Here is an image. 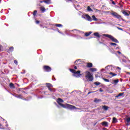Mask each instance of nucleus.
<instances>
[{"label": "nucleus", "instance_id": "1", "mask_svg": "<svg viewBox=\"0 0 130 130\" xmlns=\"http://www.w3.org/2000/svg\"><path fill=\"white\" fill-rule=\"evenodd\" d=\"M57 103L60 105V106H61V107H63V108H67V109H69L70 110H74V109H77V108L75 107V106H73L72 105H69L68 104H67L66 105L61 104L63 103V100L60 98H58L57 99Z\"/></svg>", "mask_w": 130, "mask_h": 130}, {"label": "nucleus", "instance_id": "2", "mask_svg": "<svg viewBox=\"0 0 130 130\" xmlns=\"http://www.w3.org/2000/svg\"><path fill=\"white\" fill-rule=\"evenodd\" d=\"M69 70L71 73H72L73 74V77H75L76 78H80L81 76H82V74H81V71L80 70H78L77 71H76L74 69H70Z\"/></svg>", "mask_w": 130, "mask_h": 130}, {"label": "nucleus", "instance_id": "3", "mask_svg": "<svg viewBox=\"0 0 130 130\" xmlns=\"http://www.w3.org/2000/svg\"><path fill=\"white\" fill-rule=\"evenodd\" d=\"M85 74V78L87 79L88 82H92L93 80H94V78L93 77V75H92L91 72L86 71Z\"/></svg>", "mask_w": 130, "mask_h": 130}, {"label": "nucleus", "instance_id": "4", "mask_svg": "<svg viewBox=\"0 0 130 130\" xmlns=\"http://www.w3.org/2000/svg\"><path fill=\"white\" fill-rule=\"evenodd\" d=\"M110 15L113 16L114 18H115L116 19H118L119 20L121 18V16L119 15L118 14H117V13L114 11H112L110 13Z\"/></svg>", "mask_w": 130, "mask_h": 130}, {"label": "nucleus", "instance_id": "5", "mask_svg": "<svg viewBox=\"0 0 130 130\" xmlns=\"http://www.w3.org/2000/svg\"><path fill=\"white\" fill-rule=\"evenodd\" d=\"M43 70L44 72H46L47 73H49V72H51V68L49 66H44L43 67Z\"/></svg>", "mask_w": 130, "mask_h": 130}, {"label": "nucleus", "instance_id": "6", "mask_svg": "<svg viewBox=\"0 0 130 130\" xmlns=\"http://www.w3.org/2000/svg\"><path fill=\"white\" fill-rule=\"evenodd\" d=\"M82 18L85 19V20H87V21H88L89 22H92L91 16L88 14L85 15L84 16H82Z\"/></svg>", "mask_w": 130, "mask_h": 130}, {"label": "nucleus", "instance_id": "7", "mask_svg": "<svg viewBox=\"0 0 130 130\" xmlns=\"http://www.w3.org/2000/svg\"><path fill=\"white\" fill-rule=\"evenodd\" d=\"M111 39V40L112 41V42H115V43H119V42L118 41V40H117V39H115L112 36L111 37V39Z\"/></svg>", "mask_w": 130, "mask_h": 130}, {"label": "nucleus", "instance_id": "8", "mask_svg": "<svg viewBox=\"0 0 130 130\" xmlns=\"http://www.w3.org/2000/svg\"><path fill=\"white\" fill-rule=\"evenodd\" d=\"M124 94V92L120 93L118 95H117L115 97H116V98H117L118 99H120V97H121L122 96H123Z\"/></svg>", "mask_w": 130, "mask_h": 130}, {"label": "nucleus", "instance_id": "9", "mask_svg": "<svg viewBox=\"0 0 130 130\" xmlns=\"http://www.w3.org/2000/svg\"><path fill=\"white\" fill-rule=\"evenodd\" d=\"M101 101H102L101 99L97 98L94 99V102H95V103H99V102H101Z\"/></svg>", "mask_w": 130, "mask_h": 130}, {"label": "nucleus", "instance_id": "10", "mask_svg": "<svg viewBox=\"0 0 130 130\" xmlns=\"http://www.w3.org/2000/svg\"><path fill=\"white\" fill-rule=\"evenodd\" d=\"M46 85L47 88H48V89H50V88H52V87H53V86L51 85V84H50V83H46Z\"/></svg>", "mask_w": 130, "mask_h": 130}, {"label": "nucleus", "instance_id": "11", "mask_svg": "<svg viewBox=\"0 0 130 130\" xmlns=\"http://www.w3.org/2000/svg\"><path fill=\"white\" fill-rule=\"evenodd\" d=\"M9 87L11 89H15V84L13 83H10L9 84Z\"/></svg>", "mask_w": 130, "mask_h": 130}, {"label": "nucleus", "instance_id": "12", "mask_svg": "<svg viewBox=\"0 0 130 130\" xmlns=\"http://www.w3.org/2000/svg\"><path fill=\"white\" fill-rule=\"evenodd\" d=\"M102 125H104L105 126H108V122H106V121H104L103 122H102L101 123Z\"/></svg>", "mask_w": 130, "mask_h": 130}, {"label": "nucleus", "instance_id": "13", "mask_svg": "<svg viewBox=\"0 0 130 130\" xmlns=\"http://www.w3.org/2000/svg\"><path fill=\"white\" fill-rule=\"evenodd\" d=\"M74 36L75 37V38H76V39H83V38L81 37V36L74 35Z\"/></svg>", "mask_w": 130, "mask_h": 130}, {"label": "nucleus", "instance_id": "14", "mask_svg": "<svg viewBox=\"0 0 130 130\" xmlns=\"http://www.w3.org/2000/svg\"><path fill=\"white\" fill-rule=\"evenodd\" d=\"M94 36L95 37H98V38H100V35H99V32H94L93 34Z\"/></svg>", "mask_w": 130, "mask_h": 130}, {"label": "nucleus", "instance_id": "15", "mask_svg": "<svg viewBox=\"0 0 130 130\" xmlns=\"http://www.w3.org/2000/svg\"><path fill=\"white\" fill-rule=\"evenodd\" d=\"M108 108H109V107L107 106H104L102 107V109H104V110H105L106 111L108 110Z\"/></svg>", "mask_w": 130, "mask_h": 130}, {"label": "nucleus", "instance_id": "16", "mask_svg": "<svg viewBox=\"0 0 130 130\" xmlns=\"http://www.w3.org/2000/svg\"><path fill=\"white\" fill-rule=\"evenodd\" d=\"M122 13L123 15H124V16H129V14L126 12V11L122 10Z\"/></svg>", "mask_w": 130, "mask_h": 130}, {"label": "nucleus", "instance_id": "17", "mask_svg": "<svg viewBox=\"0 0 130 130\" xmlns=\"http://www.w3.org/2000/svg\"><path fill=\"white\" fill-rule=\"evenodd\" d=\"M45 3L47 5H50L51 4V0H45Z\"/></svg>", "mask_w": 130, "mask_h": 130}, {"label": "nucleus", "instance_id": "18", "mask_svg": "<svg viewBox=\"0 0 130 130\" xmlns=\"http://www.w3.org/2000/svg\"><path fill=\"white\" fill-rule=\"evenodd\" d=\"M104 36H105V37H107L108 38H109V39H110L111 38V37H112V36L108 35V34H104L103 35Z\"/></svg>", "mask_w": 130, "mask_h": 130}, {"label": "nucleus", "instance_id": "19", "mask_svg": "<svg viewBox=\"0 0 130 130\" xmlns=\"http://www.w3.org/2000/svg\"><path fill=\"white\" fill-rule=\"evenodd\" d=\"M92 34V31H89L88 32H85V36L86 37H88V36H89V35H91Z\"/></svg>", "mask_w": 130, "mask_h": 130}, {"label": "nucleus", "instance_id": "20", "mask_svg": "<svg viewBox=\"0 0 130 130\" xmlns=\"http://www.w3.org/2000/svg\"><path fill=\"white\" fill-rule=\"evenodd\" d=\"M40 10L41 11L42 13H45V11H46L44 7H40Z\"/></svg>", "mask_w": 130, "mask_h": 130}, {"label": "nucleus", "instance_id": "21", "mask_svg": "<svg viewBox=\"0 0 130 130\" xmlns=\"http://www.w3.org/2000/svg\"><path fill=\"white\" fill-rule=\"evenodd\" d=\"M119 82V80L118 79L113 80V82H112V84H115V85H117V83Z\"/></svg>", "mask_w": 130, "mask_h": 130}, {"label": "nucleus", "instance_id": "22", "mask_svg": "<svg viewBox=\"0 0 130 130\" xmlns=\"http://www.w3.org/2000/svg\"><path fill=\"white\" fill-rule=\"evenodd\" d=\"M87 68H92L93 67V64L91 62L87 63Z\"/></svg>", "mask_w": 130, "mask_h": 130}, {"label": "nucleus", "instance_id": "23", "mask_svg": "<svg viewBox=\"0 0 130 130\" xmlns=\"http://www.w3.org/2000/svg\"><path fill=\"white\" fill-rule=\"evenodd\" d=\"M117 121H118L117 119H116V118L115 117L113 118V121H112L113 123H116Z\"/></svg>", "mask_w": 130, "mask_h": 130}, {"label": "nucleus", "instance_id": "24", "mask_svg": "<svg viewBox=\"0 0 130 130\" xmlns=\"http://www.w3.org/2000/svg\"><path fill=\"white\" fill-rule=\"evenodd\" d=\"M54 26H56V27H59V28H61L62 27V24H55Z\"/></svg>", "mask_w": 130, "mask_h": 130}, {"label": "nucleus", "instance_id": "25", "mask_svg": "<svg viewBox=\"0 0 130 130\" xmlns=\"http://www.w3.org/2000/svg\"><path fill=\"white\" fill-rule=\"evenodd\" d=\"M92 18L93 21H98V19L96 18V16H95V15H92Z\"/></svg>", "mask_w": 130, "mask_h": 130}, {"label": "nucleus", "instance_id": "26", "mask_svg": "<svg viewBox=\"0 0 130 130\" xmlns=\"http://www.w3.org/2000/svg\"><path fill=\"white\" fill-rule=\"evenodd\" d=\"M87 11L88 12H93V10H92V9H91V7L89 6L87 7Z\"/></svg>", "mask_w": 130, "mask_h": 130}, {"label": "nucleus", "instance_id": "27", "mask_svg": "<svg viewBox=\"0 0 130 130\" xmlns=\"http://www.w3.org/2000/svg\"><path fill=\"white\" fill-rule=\"evenodd\" d=\"M48 90H49V91H50V92H55V91H56L55 88H49Z\"/></svg>", "mask_w": 130, "mask_h": 130}, {"label": "nucleus", "instance_id": "28", "mask_svg": "<svg viewBox=\"0 0 130 130\" xmlns=\"http://www.w3.org/2000/svg\"><path fill=\"white\" fill-rule=\"evenodd\" d=\"M109 74V75H112V77H115V76H117V74H115V73H113L112 72H110Z\"/></svg>", "mask_w": 130, "mask_h": 130}, {"label": "nucleus", "instance_id": "29", "mask_svg": "<svg viewBox=\"0 0 130 130\" xmlns=\"http://www.w3.org/2000/svg\"><path fill=\"white\" fill-rule=\"evenodd\" d=\"M90 70L91 72H96L97 71V69L96 68H90Z\"/></svg>", "mask_w": 130, "mask_h": 130}, {"label": "nucleus", "instance_id": "30", "mask_svg": "<svg viewBox=\"0 0 130 130\" xmlns=\"http://www.w3.org/2000/svg\"><path fill=\"white\" fill-rule=\"evenodd\" d=\"M9 50L11 52H13V51H14V47H10L9 48Z\"/></svg>", "mask_w": 130, "mask_h": 130}, {"label": "nucleus", "instance_id": "31", "mask_svg": "<svg viewBox=\"0 0 130 130\" xmlns=\"http://www.w3.org/2000/svg\"><path fill=\"white\" fill-rule=\"evenodd\" d=\"M94 85H96V86H99V85H100V84H101V83L100 82H94Z\"/></svg>", "mask_w": 130, "mask_h": 130}, {"label": "nucleus", "instance_id": "32", "mask_svg": "<svg viewBox=\"0 0 130 130\" xmlns=\"http://www.w3.org/2000/svg\"><path fill=\"white\" fill-rule=\"evenodd\" d=\"M103 80H104V81H105V82H107L108 83H109V79H106V78H103Z\"/></svg>", "mask_w": 130, "mask_h": 130}, {"label": "nucleus", "instance_id": "33", "mask_svg": "<svg viewBox=\"0 0 130 130\" xmlns=\"http://www.w3.org/2000/svg\"><path fill=\"white\" fill-rule=\"evenodd\" d=\"M16 98H19V99H23V98H22V95L21 94L19 95H17V96L16 97Z\"/></svg>", "mask_w": 130, "mask_h": 130}, {"label": "nucleus", "instance_id": "34", "mask_svg": "<svg viewBox=\"0 0 130 130\" xmlns=\"http://www.w3.org/2000/svg\"><path fill=\"white\" fill-rule=\"evenodd\" d=\"M36 14H37V10H35L33 13L34 16H36Z\"/></svg>", "mask_w": 130, "mask_h": 130}, {"label": "nucleus", "instance_id": "35", "mask_svg": "<svg viewBox=\"0 0 130 130\" xmlns=\"http://www.w3.org/2000/svg\"><path fill=\"white\" fill-rule=\"evenodd\" d=\"M110 45H112V46H114V45H117V44L115 43H111Z\"/></svg>", "mask_w": 130, "mask_h": 130}, {"label": "nucleus", "instance_id": "36", "mask_svg": "<svg viewBox=\"0 0 130 130\" xmlns=\"http://www.w3.org/2000/svg\"><path fill=\"white\" fill-rule=\"evenodd\" d=\"M126 122L128 123L130 122V118H128L126 120Z\"/></svg>", "mask_w": 130, "mask_h": 130}, {"label": "nucleus", "instance_id": "37", "mask_svg": "<svg viewBox=\"0 0 130 130\" xmlns=\"http://www.w3.org/2000/svg\"><path fill=\"white\" fill-rule=\"evenodd\" d=\"M71 31H77V32H79L80 33L81 31L78 30V29H74V30H71Z\"/></svg>", "mask_w": 130, "mask_h": 130}, {"label": "nucleus", "instance_id": "38", "mask_svg": "<svg viewBox=\"0 0 130 130\" xmlns=\"http://www.w3.org/2000/svg\"><path fill=\"white\" fill-rule=\"evenodd\" d=\"M14 63L16 64V66H18V61L17 60H15Z\"/></svg>", "mask_w": 130, "mask_h": 130}, {"label": "nucleus", "instance_id": "39", "mask_svg": "<svg viewBox=\"0 0 130 130\" xmlns=\"http://www.w3.org/2000/svg\"><path fill=\"white\" fill-rule=\"evenodd\" d=\"M11 94L13 95V96H14V97H16L17 98L18 94L16 93H14V94L11 93Z\"/></svg>", "mask_w": 130, "mask_h": 130}, {"label": "nucleus", "instance_id": "40", "mask_svg": "<svg viewBox=\"0 0 130 130\" xmlns=\"http://www.w3.org/2000/svg\"><path fill=\"white\" fill-rule=\"evenodd\" d=\"M122 62H126V60L124 59H122Z\"/></svg>", "mask_w": 130, "mask_h": 130}, {"label": "nucleus", "instance_id": "41", "mask_svg": "<svg viewBox=\"0 0 130 130\" xmlns=\"http://www.w3.org/2000/svg\"><path fill=\"white\" fill-rule=\"evenodd\" d=\"M111 66V65H108L107 67H105V69L106 70H108V68H109V67Z\"/></svg>", "mask_w": 130, "mask_h": 130}, {"label": "nucleus", "instance_id": "42", "mask_svg": "<svg viewBox=\"0 0 130 130\" xmlns=\"http://www.w3.org/2000/svg\"><path fill=\"white\" fill-rule=\"evenodd\" d=\"M117 29H118V30H120L121 31H123V29L122 28L117 27Z\"/></svg>", "mask_w": 130, "mask_h": 130}, {"label": "nucleus", "instance_id": "43", "mask_svg": "<svg viewBox=\"0 0 130 130\" xmlns=\"http://www.w3.org/2000/svg\"><path fill=\"white\" fill-rule=\"evenodd\" d=\"M98 24H107V23L105 22H102L98 23Z\"/></svg>", "mask_w": 130, "mask_h": 130}, {"label": "nucleus", "instance_id": "44", "mask_svg": "<svg viewBox=\"0 0 130 130\" xmlns=\"http://www.w3.org/2000/svg\"><path fill=\"white\" fill-rule=\"evenodd\" d=\"M52 78H52V80H53V81H56V79H55V78H54V76H52Z\"/></svg>", "mask_w": 130, "mask_h": 130}, {"label": "nucleus", "instance_id": "45", "mask_svg": "<svg viewBox=\"0 0 130 130\" xmlns=\"http://www.w3.org/2000/svg\"><path fill=\"white\" fill-rule=\"evenodd\" d=\"M40 3L41 4H42V3H45V0L41 1H40Z\"/></svg>", "mask_w": 130, "mask_h": 130}, {"label": "nucleus", "instance_id": "46", "mask_svg": "<svg viewBox=\"0 0 130 130\" xmlns=\"http://www.w3.org/2000/svg\"><path fill=\"white\" fill-rule=\"evenodd\" d=\"M36 24H39L40 22L38 20H36Z\"/></svg>", "mask_w": 130, "mask_h": 130}, {"label": "nucleus", "instance_id": "47", "mask_svg": "<svg viewBox=\"0 0 130 130\" xmlns=\"http://www.w3.org/2000/svg\"><path fill=\"white\" fill-rule=\"evenodd\" d=\"M2 48H3V47L2 46V45H0V51H2Z\"/></svg>", "mask_w": 130, "mask_h": 130}, {"label": "nucleus", "instance_id": "48", "mask_svg": "<svg viewBox=\"0 0 130 130\" xmlns=\"http://www.w3.org/2000/svg\"><path fill=\"white\" fill-rule=\"evenodd\" d=\"M58 33H60V34H62V35H63V34L62 32H60V31L58 30Z\"/></svg>", "mask_w": 130, "mask_h": 130}, {"label": "nucleus", "instance_id": "49", "mask_svg": "<svg viewBox=\"0 0 130 130\" xmlns=\"http://www.w3.org/2000/svg\"><path fill=\"white\" fill-rule=\"evenodd\" d=\"M112 5H115V2H114V1H112Z\"/></svg>", "mask_w": 130, "mask_h": 130}, {"label": "nucleus", "instance_id": "50", "mask_svg": "<svg viewBox=\"0 0 130 130\" xmlns=\"http://www.w3.org/2000/svg\"><path fill=\"white\" fill-rule=\"evenodd\" d=\"M54 104L56 105L57 107H58V108H59V106L57 105V104H56V103H54Z\"/></svg>", "mask_w": 130, "mask_h": 130}, {"label": "nucleus", "instance_id": "51", "mask_svg": "<svg viewBox=\"0 0 130 130\" xmlns=\"http://www.w3.org/2000/svg\"><path fill=\"white\" fill-rule=\"evenodd\" d=\"M117 53H118L119 54H121V52L119 51H117Z\"/></svg>", "mask_w": 130, "mask_h": 130}, {"label": "nucleus", "instance_id": "52", "mask_svg": "<svg viewBox=\"0 0 130 130\" xmlns=\"http://www.w3.org/2000/svg\"><path fill=\"white\" fill-rule=\"evenodd\" d=\"M43 97L38 96V99H42Z\"/></svg>", "mask_w": 130, "mask_h": 130}, {"label": "nucleus", "instance_id": "53", "mask_svg": "<svg viewBox=\"0 0 130 130\" xmlns=\"http://www.w3.org/2000/svg\"><path fill=\"white\" fill-rule=\"evenodd\" d=\"M116 69H118V70H120V71L121 70V68H119V67H117Z\"/></svg>", "mask_w": 130, "mask_h": 130}, {"label": "nucleus", "instance_id": "54", "mask_svg": "<svg viewBox=\"0 0 130 130\" xmlns=\"http://www.w3.org/2000/svg\"><path fill=\"white\" fill-rule=\"evenodd\" d=\"M100 92H103V90L101 88L100 89Z\"/></svg>", "mask_w": 130, "mask_h": 130}, {"label": "nucleus", "instance_id": "55", "mask_svg": "<svg viewBox=\"0 0 130 130\" xmlns=\"http://www.w3.org/2000/svg\"><path fill=\"white\" fill-rule=\"evenodd\" d=\"M78 61H79V60H76L74 62V63H77V62H78Z\"/></svg>", "mask_w": 130, "mask_h": 130}, {"label": "nucleus", "instance_id": "56", "mask_svg": "<svg viewBox=\"0 0 130 130\" xmlns=\"http://www.w3.org/2000/svg\"><path fill=\"white\" fill-rule=\"evenodd\" d=\"M77 66H75V67H74V69H75V70H77Z\"/></svg>", "mask_w": 130, "mask_h": 130}, {"label": "nucleus", "instance_id": "57", "mask_svg": "<svg viewBox=\"0 0 130 130\" xmlns=\"http://www.w3.org/2000/svg\"><path fill=\"white\" fill-rule=\"evenodd\" d=\"M115 49H116V50H117L119 49V48H118V47H116V48H115Z\"/></svg>", "mask_w": 130, "mask_h": 130}, {"label": "nucleus", "instance_id": "58", "mask_svg": "<svg viewBox=\"0 0 130 130\" xmlns=\"http://www.w3.org/2000/svg\"><path fill=\"white\" fill-rule=\"evenodd\" d=\"M23 100H25V101H28V100L26 99H23Z\"/></svg>", "mask_w": 130, "mask_h": 130}, {"label": "nucleus", "instance_id": "59", "mask_svg": "<svg viewBox=\"0 0 130 130\" xmlns=\"http://www.w3.org/2000/svg\"><path fill=\"white\" fill-rule=\"evenodd\" d=\"M126 74L127 75H130V72H127Z\"/></svg>", "mask_w": 130, "mask_h": 130}, {"label": "nucleus", "instance_id": "60", "mask_svg": "<svg viewBox=\"0 0 130 130\" xmlns=\"http://www.w3.org/2000/svg\"><path fill=\"white\" fill-rule=\"evenodd\" d=\"M104 71H105L104 69H102L101 70V71H102V72H104Z\"/></svg>", "mask_w": 130, "mask_h": 130}, {"label": "nucleus", "instance_id": "61", "mask_svg": "<svg viewBox=\"0 0 130 130\" xmlns=\"http://www.w3.org/2000/svg\"><path fill=\"white\" fill-rule=\"evenodd\" d=\"M22 93H24L25 94H27V93H26V92H25V91H22Z\"/></svg>", "mask_w": 130, "mask_h": 130}, {"label": "nucleus", "instance_id": "62", "mask_svg": "<svg viewBox=\"0 0 130 130\" xmlns=\"http://www.w3.org/2000/svg\"><path fill=\"white\" fill-rule=\"evenodd\" d=\"M90 93H95V92H96V91H90Z\"/></svg>", "mask_w": 130, "mask_h": 130}, {"label": "nucleus", "instance_id": "63", "mask_svg": "<svg viewBox=\"0 0 130 130\" xmlns=\"http://www.w3.org/2000/svg\"><path fill=\"white\" fill-rule=\"evenodd\" d=\"M89 94H91V92L90 91L88 92L87 95H89Z\"/></svg>", "mask_w": 130, "mask_h": 130}, {"label": "nucleus", "instance_id": "64", "mask_svg": "<svg viewBox=\"0 0 130 130\" xmlns=\"http://www.w3.org/2000/svg\"><path fill=\"white\" fill-rule=\"evenodd\" d=\"M3 12H4V10L2 9L1 11V13H3Z\"/></svg>", "mask_w": 130, "mask_h": 130}]
</instances>
